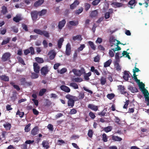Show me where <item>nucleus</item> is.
<instances>
[{"label":"nucleus","mask_w":149,"mask_h":149,"mask_svg":"<svg viewBox=\"0 0 149 149\" xmlns=\"http://www.w3.org/2000/svg\"><path fill=\"white\" fill-rule=\"evenodd\" d=\"M102 140L104 142H107V136L105 134H102Z\"/></svg>","instance_id":"48"},{"label":"nucleus","mask_w":149,"mask_h":149,"mask_svg":"<svg viewBox=\"0 0 149 149\" xmlns=\"http://www.w3.org/2000/svg\"><path fill=\"white\" fill-rule=\"evenodd\" d=\"M38 128L37 127H34L31 131V134L33 135H35L37 134L38 131Z\"/></svg>","instance_id":"20"},{"label":"nucleus","mask_w":149,"mask_h":149,"mask_svg":"<svg viewBox=\"0 0 149 149\" xmlns=\"http://www.w3.org/2000/svg\"><path fill=\"white\" fill-rule=\"evenodd\" d=\"M118 89L119 90L122 94H124L126 93L124 90L125 88L124 86L122 85H119L118 86Z\"/></svg>","instance_id":"23"},{"label":"nucleus","mask_w":149,"mask_h":149,"mask_svg":"<svg viewBox=\"0 0 149 149\" xmlns=\"http://www.w3.org/2000/svg\"><path fill=\"white\" fill-rule=\"evenodd\" d=\"M17 58L18 59L20 63H22V64H23V65H24L25 64L24 61L23 60V59L19 57Z\"/></svg>","instance_id":"59"},{"label":"nucleus","mask_w":149,"mask_h":149,"mask_svg":"<svg viewBox=\"0 0 149 149\" xmlns=\"http://www.w3.org/2000/svg\"><path fill=\"white\" fill-rule=\"evenodd\" d=\"M130 77V76L129 75V72L127 71H125L123 75V78L126 81H128L129 78Z\"/></svg>","instance_id":"9"},{"label":"nucleus","mask_w":149,"mask_h":149,"mask_svg":"<svg viewBox=\"0 0 149 149\" xmlns=\"http://www.w3.org/2000/svg\"><path fill=\"white\" fill-rule=\"evenodd\" d=\"M16 115H19V117L21 118H22L23 117V116L24 115V113L23 112H20L18 110L16 113Z\"/></svg>","instance_id":"52"},{"label":"nucleus","mask_w":149,"mask_h":149,"mask_svg":"<svg viewBox=\"0 0 149 149\" xmlns=\"http://www.w3.org/2000/svg\"><path fill=\"white\" fill-rule=\"evenodd\" d=\"M85 46L84 44L81 45L77 49L78 52L81 51L85 47Z\"/></svg>","instance_id":"50"},{"label":"nucleus","mask_w":149,"mask_h":149,"mask_svg":"<svg viewBox=\"0 0 149 149\" xmlns=\"http://www.w3.org/2000/svg\"><path fill=\"white\" fill-rule=\"evenodd\" d=\"M74 74L76 75L80 76L83 74L85 73V70L84 68H81L79 70L74 69L72 70Z\"/></svg>","instance_id":"3"},{"label":"nucleus","mask_w":149,"mask_h":149,"mask_svg":"<svg viewBox=\"0 0 149 149\" xmlns=\"http://www.w3.org/2000/svg\"><path fill=\"white\" fill-rule=\"evenodd\" d=\"M69 24L72 26H76L78 24L79 22L77 21H69Z\"/></svg>","instance_id":"21"},{"label":"nucleus","mask_w":149,"mask_h":149,"mask_svg":"<svg viewBox=\"0 0 149 149\" xmlns=\"http://www.w3.org/2000/svg\"><path fill=\"white\" fill-rule=\"evenodd\" d=\"M129 89L133 93H134L137 92L138 91L137 89L135 87H130L129 88Z\"/></svg>","instance_id":"39"},{"label":"nucleus","mask_w":149,"mask_h":149,"mask_svg":"<svg viewBox=\"0 0 149 149\" xmlns=\"http://www.w3.org/2000/svg\"><path fill=\"white\" fill-rule=\"evenodd\" d=\"M135 0H131L129 3V5L131 6H135L134 3H135Z\"/></svg>","instance_id":"60"},{"label":"nucleus","mask_w":149,"mask_h":149,"mask_svg":"<svg viewBox=\"0 0 149 149\" xmlns=\"http://www.w3.org/2000/svg\"><path fill=\"white\" fill-rule=\"evenodd\" d=\"M3 126L6 130H9L11 128V125L9 123H6L3 125Z\"/></svg>","instance_id":"34"},{"label":"nucleus","mask_w":149,"mask_h":149,"mask_svg":"<svg viewBox=\"0 0 149 149\" xmlns=\"http://www.w3.org/2000/svg\"><path fill=\"white\" fill-rule=\"evenodd\" d=\"M89 116L92 119H94L95 117L94 114L92 112H90L89 114Z\"/></svg>","instance_id":"58"},{"label":"nucleus","mask_w":149,"mask_h":149,"mask_svg":"<svg viewBox=\"0 0 149 149\" xmlns=\"http://www.w3.org/2000/svg\"><path fill=\"white\" fill-rule=\"evenodd\" d=\"M111 4L114 7H122L123 4L122 3L118 2H113Z\"/></svg>","instance_id":"18"},{"label":"nucleus","mask_w":149,"mask_h":149,"mask_svg":"<svg viewBox=\"0 0 149 149\" xmlns=\"http://www.w3.org/2000/svg\"><path fill=\"white\" fill-rule=\"evenodd\" d=\"M93 133V132L92 130H89L88 131V135L89 137L91 138L92 137Z\"/></svg>","instance_id":"53"},{"label":"nucleus","mask_w":149,"mask_h":149,"mask_svg":"<svg viewBox=\"0 0 149 149\" xmlns=\"http://www.w3.org/2000/svg\"><path fill=\"white\" fill-rule=\"evenodd\" d=\"M38 11H32L31 13V16L33 21H36L38 18Z\"/></svg>","instance_id":"5"},{"label":"nucleus","mask_w":149,"mask_h":149,"mask_svg":"<svg viewBox=\"0 0 149 149\" xmlns=\"http://www.w3.org/2000/svg\"><path fill=\"white\" fill-rule=\"evenodd\" d=\"M67 71V70L65 68H62L61 70L58 71V73L61 74H63L65 72H66Z\"/></svg>","instance_id":"43"},{"label":"nucleus","mask_w":149,"mask_h":149,"mask_svg":"<svg viewBox=\"0 0 149 149\" xmlns=\"http://www.w3.org/2000/svg\"><path fill=\"white\" fill-rule=\"evenodd\" d=\"M112 127L110 126H108L104 128V130L106 132H108L111 131Z\"/></svg>","instance_id":"45"},{"label":"nucleus","mask_w":149,"mask_h":149,"mask_svg":"<svg viewBox=\"0 0 149 149\" xmlns=\"http://www.w3.org/2000/svg\"><path fill=\"white\" fill-rule=\"evenodd\" d=\"M60 88L62 90L67 93L70 92V89L65 86H62L60 87Z\"/></svg>","instance_id":"15"},{"label":"nucleus","mask_w":149,"mask_h":149,"mask_svg":"<svg viewBox=\"0 0 149 149\" xmlns=\"http://www.w3.org/2000/svg\"><path fill=\"white\" fill-rule=\"evenodd\" d=\"M79 2L77 0L74 1V2L71 5L70 8L72 9H74L79 4Z\"/></svg>","instance_id":"17"},{"label":"nucleus","mask_w":149,"mask_h":149,"mask_svg":"<svg viewBox=\"0 0 149 149\" xmlns=\"http://www.w3.org/2000/svg\"><path fill=\"white\" fill-rule=\"evenodd\" d=\"M91 73L89 72L85 74L84 75V78L86 80H88L89 79L88 77H89L91 75Z\"/></svg>","instance_id":"41"},{"label":"nucleus","mask_w":149,"mask_h":149,"mask_svg":"<svg viewBox=\"0 0 149 149\" xmlns=\"http://www.w3.org/2000/svg\"><path fill=\"white\" fill-rule=\"evenodd\" d=\"M10 84L11 85L13 86V87L17 90L18 91L20 90V88L18 86L14 84L13 82H11Z\"/></svg>","instance_id":"57"},{"label":"nucleus","mask_w":149,"mask_h":149,"mask_svg":"<svg viewBox=\"0 0 149 149\" xmlns=\"http://www.w3.org/2000/svg\"><path fill=\"white\" fill-rule=\"evenodd\" d=\"M36 61L39 63H42L44 62L42 58L40 57H36L35 58Z\"/></svg>","instance_id":"38"},{"label":"nucleus","mask_w":149,"mask_h":149,"mask_svg":"<svg viewBox=\"0 0 149 149\" xmlns=\"http://www.w3.org/2000/svg\"><path fill=\"white\" fill-rule=\"evenodd\" d=\"M112 139L115 141H120L122 140V139L117 136H112Z\"/></svg>","instance_id":"26"},{"label":"nucleus","mask_w":149,"mask_h":149,"mask_svg":"<svg viewBox=\"0 0 149 149\" xmlns=\"http://www.w3.org/2000/svg\"><path fill=\"white\" fill-rule=\"evenodd\" d=\"M44 0H38L36 1L34 4V6L38 7L41 6L44 2Z\"/></svg>","instance_id":"11"},{"label":"nucleus","mask_w":149,"mask_h":149,"mask_svg":"<svg viewBox=\"0 0 149 149\" xmlns=\"http://www.w3.org/2000/svg\"><path fill=\"white\" fill-rule=\"evenodd\" d=\"M56 54V53L54 50H52L50 51L48 53V55L49 56V57L50 59H53L55 57Z\"/></svg>","instance_id":"8"},{"label":"nucleus","mask_w":149,"mask_h":149,"mask_svg":"<svg viewBox=\"0 0 149 149\" xmlns=\"http://www.w3.org/2000/svg\"><path fill=\"white\" fill-rule=\"evenodd\" d=\"M88 107L95 111H96L98 110V107L95 105L93 104H89L88 105Z\"/></svg>","instance_id":"12"},{"label":"nucleus","mask_w":149,"mask_h":149,"mask_svg":"<svg viewBox=\"0 0 149 149\" xmlns=\"http://www.w3.org/2000/svg\"><path fill=\"white\" fill-rule=\"evenodd\" d=\"M47 12V10L45 9L42 10L41 11L38 12V14L40 16L44 15Z\"/></svg>","instance_id":"30"},{"label":"nucleus","mask_w":149,"mask_h":149,"mask_svg":"<svg viewBox=\"0 0 149 149\" xmlns=\"http://www.w3.org/2000/svg\"><path fill=\"white\" fill-rule=\"evenodd\" d=\"M2 10L1 12L3 14H5L7 12V8L5 6H3L2 8Z\"/></svg>","instance_id":"37"},{"label":"nucleus","mask_w":149,"mask_h":149,"mask_svg":"<svg viewBox=\"0 0 149 149\" xmlns=\"http://www.w3.org/2000/svg\"><path fill=\"white\" fill-rule=\"evenodd\" d=\"M10 40V39L9 38H8L6 39L3 40L1 43V45H4L7 44V43L9 42Z\"/></svg>","instance_id":"49"},{"label":"nucleus","mask_w":149,"mask_h":149,"mask_svg":"<svg viewBox=\"0 0 149 149\" xmlns=\"http://www.w3.org/2000/svg\"><path fill=\"white\" fill-rule=\"evenodd\" d=\"M115 121L118 124H120V121L119 119L117 117H115Z\"/></svg>","instance_id":"61"},{"label":"nucleus","mask_w":149,"mask_h":149,"mask_svg":"<svg viewBox=\"0 0 149 149\" xmlns=\"http://www.w3.org/2000/svg\"><path fill=\"white\" fill-rule=\"evenodd\" d=\"M102 42V39L100 38H97V39L96 41V43H99V44L101 43Z\"/></svg>","instance_id":"62"},{"label":"nucleus","mask_w":149,"mask_h":149,"mask_svg":"<svg viewBox=\"0 0 149 149\" xmlns=\"http://www.w3.org/2000/svg\"><path fill=\"white\" fill-rule=\"evenodd\" d=\"M65 143V142L62 140H58V143H57L58 145H61L62 144Z\"/></svg>","instance_id":"55"},{"label":"nucleus","mask_w":149,"mask_h":149,"mask_svg":"<svg viewBox=\"0 0 149 149\" xmlns=\"http://www.w3.org/2000/svg\"><path fill=\"white\" fill-rule=\"evenodd\" d=\"M72 39L74 41H81L82 40V38H81V36L77 35L76 36H73Z\"/></svg>","instance_id":"24"},{"label":"nucleus","mask_w":149,"mask_h":149,"mask_svg":"<svg viewBox=\"0 0 149 149\" xmlns=\"http://www.w3.org/2000/svg\"><path fill=\"white\" fill-rule=\"evenodd\" d=\"M114 95L113 93L108 94L107 95V97L110 100L113 99L114 97Z\"/></svg>","instance_id":"51"},{"label":"nucleus","mask_w":149,"mask_h":149,"mask_svg":"<svg viewBox=\"0 0 149 149\" xmlns=\"http://www.w3.org/2000/svg\"><path fill=\"white\" fill-rule=\"evenodd\" d=\"M98 13V10H95L91 12L90 16L92 17H95L97 15Z\"/></svg>","instance_id":"19"},{"label":"nucleus","mask_w":149,"mask_h":149,"mask_svg":"<svg viewBox=\"0 0 149 149\" xmlns=\"http://www.w3.org/2000/svg\"><path fill=\"white\" fill-rule=\"evenodd\" d=\"M66 23L65 19H63L59 22L58 27L59 29H61L63 27Z\"/></svg>","instance_id":"13"},{"label":"nucleus","mask_w":149,"mask_h":149,"mask_svg":"<svg viewBox=\"0 0 149 149\" xmlns=\"http://www.w3.org/2000/svg\"><path fill=\"white\" fill-rule=\"evenodd\" d=\"M31 77L32 78L36 79L38 77V75L35 73H32Z\"/></svg>","instance_id":"56"},{"label":"nucleus","mask_w":149,"mask_h":149,"mask_svg":"<svg viewBox=\"0 0 149 149\" xmlns=\"http://www.w3.org/2000/svg\"><path fill=\"white\" fill-rule=\"evenodd\" d=\"M72 81L77 82H80L83 81V79L80 77L75 78H73L72 79Z\"/></svg>","instance_id":"36"},{"label":"nucleus","mask_w":149,"mask_h":149,"mask_svg":"<svg viewBox=\"0 0 149 149\" xmlns=\"http://www.w3.org/2000/svg\"><path fill=\"white\" fill-rule=\"evenodd\" d=\"M139 88L142 90V91L145 97L146 100L149 101V93L148 91L145 88L144 85L142 82L139 84Z\"/></svg>","instance_id":"1"},{"label":"nucleus","mask_w":149,"mask_h":149,"mask_svg":"<svg viewBox=\"0 0 149 149\" xmlns=\"http://www.w3.org/2000/svg\"><path fill=\"white\" fill-rule=\"evenodd\" d=\"M88 43L89 45L93 49H95V45L92 42L89 41L88 42Z\"/></svg>","instance_id":"40"},{"label":"nucleus","mask_w":149,"mask_h":149,"mask_svg":"<svg viewBox=\"0 0 149 149\" xmlns=\"http://www.w3.org/2000/svg\"><path fill=\"white\" fill-rule=\"evenodd\" d=\"M74 104V101L73 99L68 100V105L69 106L72 107L73 106Z\"/></svg>","instance_id":"33"},{"label":"nucleus","mask_w":149,"mask_h":149,"mask_svg":"<svg viewBox=\"0 0 149 149\" xmlns=\"http://www.w3.org/2000/svg\"><path fill=\"white\" fill-rule=\"evenodd\" d=\"M46 91V90L45 89H42L41 90L39 93V95L41 96H42Z\"/></svg>","instance_id":"46"},{"label":"nucleus","mask_w":149,"mask_h":149,"mask_svg":"<svg viewBox=\"0 0 149 149\" xmlns=\"http://www.w3.org/2000/svg\"><path fill=\"white\" fill-rule=\"evenodd\" d=\"M71 52V45L69 43L67 44L66 47L65 54L68 56L69 55Z\"/></svg>","instance_id":"7"},{"label":"nucleus","mask_w":149,"mask_h":149,"mask_svg":"<svg viewBox=\"0 0 149 149\" xmlns=\"http://www.w3.org/2000/svg\"><path fill=\"white\" fill-rule=\"evenodd\" d=\"M0 79L5 81H8L9 80V77L6 75L0 76Z\"/></svg>","instance_id":"22"},{"label":"nucleus","mask_w":149,"mask_h":149,"mask_svg":"<svg viewBox=\"0 0 149 149\" xmlns=\"http://www.w3.org/2000/svg\"><path fill=\"white\" fill-rule=\"evenodd\" d=\"M31 125L30 124H29L28 125H26L25 127L24 130L25 132H28L30 130V127Z\"/></svg>","instance_id":"44"},{"label":"nucleus","mask_w":149,"mask_h":149,"mask_svg":"<svg viewBox=\"0 0 149 149\" xmlns=\"http://www.w3.org/2000/svg\"><path fill=\"white\" fill-rule=\"evenodd\" d=\"M41 74L45 75L47 74L49 71L48 68L47 66L43 67L40 70Z\"/></svg>","instance_id":"6"},{"label":"nucleus","mask_w":149,"mask_h":149,"mask_svg":"<svg viewBox=\"0 0 149 149\" xmlns=\"http://www.w3.org/2000/svg\"><path fill=\"white\" fill-rule=\"evenodd\" d=\"M64 41V39L63 38H61L60 39L58 42V47L60 48L61 47V46L62 45V43Z\"/></svg>","instance_id":"32"},{"label":"nucleus","mask_w":149,"mask_h":149,"mask_svg":"<svg viewBox=\"0 0 149 149\" xmlns=\"http://www.w3.org/2000/svg\"><path fill=\"white\" fill-rule=\"evenodd\" d=\"M101 0H95L93 1L92 3L93 6H96L99 3L100 1Z\"/></svg>","instance_id":"47"},{"label":"nucleus","mask_w":149,"mask_h":149,"mask_svg":"<svg viewBox=\"0 0 149 149\" xmlns=\"http://www.w3.org/2000/svg\"><path fill=\"white\" fill-rule=\"evenodd\" d=\"M11 54L9 52L5 53L2 55L1 58L2 60L3 61H5L10 59Z\"/></svg>","instance_id":"4"},{"label":"nucleus","mask_w":149,"mask_h":149,"mask_svg":"<svg viewBox=\"0 0 149 149\" xmlns=\"http://www.w3.org/2000/svg\"><path fill=\"white\" fill-rule=\"evenodd\" d=\"M122 54H123V56H125V57H127L129 59H130V56L128 54V53L126 51H124L122 53Z\"/></svg>","instance_id":"42"},{"label":"nucleus","mask_w":149,"mask_h":149,"mask_svg":"<svg viewBox=\"0 0 149 149\" xmlns=\"http://www.w3.org/2000/svg\"><path fill=\"white\" fill-rule=\"evenodd\" d=\"M33 66L34 72L36 73H38L40 71V67L38 64L36 63H33Z\"/></svg>","instance_id":"10"},{"label":"nucleus","mask_w":149,"mask_h":149,"mask_svg":"<svg viewBox=\"0 0 149 149\" xmlns=\"http://www.w3.org/2000/svg\"><path fill=\"white\" fill-rule=\"evenodd\" d=\"M100 81L102 85H104L106 82V78L104 77H102L100 79Z\"/></svg>","instance_id":"29"},{"label":"nucleus","mask_w":149,"mask_h":149,"mask_svg":"<svg viewBox=\"0 0 149 149\" xmlns=\"http://www.w3.org/2000/svg\"><path fill=\"white\" fill-rule=\"evenodd\" d=\"M85 5V9L87 11L90 8L91 5L90 4L87 3H86Z\"/></svg>","instance_id":"64"},{"label":"nucleus","mask_w":149,"mask_h":149,"mask_svg":"<svg viewBox=\"0 0 149 149\" xmlns=\"http://www.w3.org/2000/svg\"><path fill=\"white\" fill-rule=\"evenodd\" d=\"M70 86L72 87L75 89L78 88V86L77 84L74 82L70 83L69 85Z\"/></svg>","instance_id":"31"},{"label":"nucleus","mask_w":149,"mask_h":149,"mask_svg":"<svg viewBox=\"0 0 149 149\" xmlns=\"http://www.w3.org/2000/svg\"><path fill=\"white\" fill-rule=\"evenodd\" d=\"M34 31L35 33L39 34V35H43L45 36H46L47 37H49V33H48L47 31H42L38 29H34Z\"/></svg>","instance_id":"2"},{"label":"nucleus","mask_w":149,"mask_h":149,"mask_svg":"<svg viewBox=\"0 0 149 149\" xmlns=\"http://www.w3.org/2000/svg\"><path fill=\"white\" fill-rule=\"evenodd\" d=\"M119 62H115L114 65L115 68L118 70H120L121 69V68L119 64Z\"/></svg>","instance_id":"28"},{"label":"nucleus","mask_w":149,"mask_h":149,"mask_svg":"<svg viewBox=\"0 0 149 149\" xmlns=\"http://www.w3.org/2000/svg\"><path fill=\"white\" fill-rule=\"evenodd\" d=\"M44 47L45 48H46L47 47V43L46 40H43L42 43Z\"/></svg>","instance_id":"63"},{"label":"nucleus","mask_w":149,"mask_h":149,"mask_svg":"<svg viewBox=\"0 0 149 149\" xmlns=\"http://www.w3.org/2000/svg\"><path fill=\"white\" fill-rule=\"evenodd\" d=\"M112 60L110 59L105 62L104 63V67L106 68L109 66L112 62Z\"/></svg>","instance_id":"27"},{"label":"nucleus","mask_w":149,"mask_h":149,"mask_svg":"<svg viewBox=\"0 0 149 149\" xmlns=\"http://www.w3.org/2000/svg\"><path fill=\"white\" fill-rule=\"evenodd\" d=\"M123 56L122 54V55L119 52L116 53L115 55V59L116 60L115 62H119L120 58Z\"/></svg>","instance_id":"16"},{"label":"nucleus","mask_w":149,"mask_h":149,"mask_svg":"<svg viewBox=\"0 0 149 149\" xmlns=\"http://www.w3.org/2000/svg\"><path fill=\"white\" fill-rule=\"evenodd\" d=\"M22 19V18L20 15L16 16V17L13 18V20L16 22H18Z\"/></svg>","instance_id":"25"},{"label":"nucleus","mask_w":149,"mask_h":149,"mask_svg":"<svg viewBox=\"0 0 149 149\" xmlns=\"http://www.w3.org/2000/svg\"><path fill=\"white\" fill-rule=\"evenodd\" d=\"M49 143L48 141H43L42 142V145L43 147L46 149H48L49 147Z\"/></svg>","instance_id":"14"},{"label":"nucleus","mask_w":149,"mask_h":149,"mask_svg":"<svg viewBox=\"0 0 149 149\" xmlns=\"http://www.w3.org/2000/svg\"><path fill=\"white\" fill-rule=\"evenodd\" d=\"M77 112V111L75 109H73L70 110L69 114L71 115L74 114L76 113Z\"/></svg>","instance_id":"54"},{"label":"nucleus","mask_w":149,"mask_h":149,"mask_svg":"<svg viewBox=\"0 0 149 149\" xmlns=\"http://www.w3.org/2000/svg\"><path fill=\"white\" fill-rule=\"evenodd\" d=\"M83 8L82 7H80L78 10H76L74 11V13L76 15H79L83 11Z\"/></svg>","instance_id":"35"}]
</instances>
